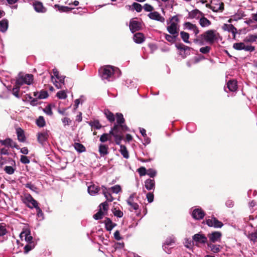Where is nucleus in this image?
<instances>
[{"label":"nucleus","instance_id":"nucleus-26","mask_svg":"<svg viewBox=\"0 0 257 257\" xmlns=\"http://www.w3.org/2000/svg\"><path fill=\"white\" fill-rule=\"evenodd\" d=\"M227 87L230 91H235L237 88V81L235 80H229L227 83Z\"/></svg>","mask_w":257,"mask_h":257},{"label":"nucleus","instance_id":"nucleus-17","mask_svg":"<svg viewBox=\"0 0 257 257\" xmlns=\"http://www.w3.org/2000/svg\"><path fill=\"white\" fill-rule=\"evenodd\" d=\"M176 47L178 50H179L181 51H184L185 56L184 57H185L186 55H190V52H189L190 50L191 49H193L192 48L188 47L187 46H186L182 43H179V44H176Z\"/></svg>","mask_w":257,"mask_h":257},{"label":"nucleus","instance_id":"nucleus-10","mask_svg":"<svg viewBox=\"0 0 257 257\" xmlns=\"http://www.w3.org/2000/svg\"><path fill=\"white\" fill-rule=\"evenodd\" d=\"M192 239L194 241L200 243H208L207 237L205 236L204 234L198 233L194 234L192 236Z\"/></svg>","mask_w":257,"mask_h":257},{"label":"nucleus","instance_id":"nucleus-20","mask_svg":"<svg viewBox=\"0 0 257 257\" xmlns=\"http://www.w3.org/2000/svg\"><path fill=\"white\" fill-rule=\"evenodd\" d=\"M7 163H9L12 166H16L15 161L14 160L10 157H4L2 156L0 158V165L1 167H2L3 165Z\"/></svg>","mask_w":257,"mask_h":257},{"label":"nucleus","instance_id":"nucleus-48","mask_svg":"<svg viewBox=\"0 0 257 257\" xmlns=\"http://www.w3.org/2000/svg\"><path fill=\"white\" fill-rule=\"evenodd\" d=\"M13 166H7L4 168V171L6 173L12 175L14 173L16 168L13 167Z\"/></svg>","mask_w":257,"mask_h":257},{"label":"nucleus","instance_id":"nucleus-31","mask_svg":"<svg viewBox=\"0 0 257 257\" xmlns=\"http://www.w3.org/2000/svg\"><path fill=\"white\" fill-rule=\"evenodd\" d=\"M199 23L202 27H207L211 24V22L206 18L204 17V15L202 16V17L199 20Z\"/></svg>","mask_w":257,"mask_h":257},{"label":"nucleus","instance_id":"nucleus-2","mask_svg":"<svg viewBox=\"0 0 257 257\" xmlns=\"http://www.w3.org/2000/svg\"><path fill=\"white\" fill-rule=\"evenodd\" d=\"M216 31L214 30H209L200 35V37L203 39V42L209 44H213L217 40Z\"/></svg>","mask_w":257,"mask_h":257},{"label":"nucleus","instance_id":"nucleus-9","mask_svg":"<svg viewBox=\"0 0 257 257\" xmlns=\"http://www.w3.org/2000/svg\"><path fill=\"white\" fill-rule=\"evenodd\" d=\"M0 143L2 145L5 146L7 148L19 149V146L10 138H7L4 140H0Z\"/></svg>","mask_w":257,"mask_h":257},{"label":"nucleus","instance_id":"nucleus-59","mask_svg":"<svg viewBox=\"0 0 257 257\" xmlns=\"http://www.w3.org/2000/svg\"><path fill=\"white\" fill-rule=\"evenodd\" d=\"M193 42L196 44H199L200 45H203L204 44L203 39L200 37V35L197 36V37L193 40Z\"/></svg>","mask_w":257,"mask_h":257},{"label":"nucleus","instance_id":"nucleus-52","mask_svg":"<svg viewBox=\"0 0 257 257\" xmlns=\"http://www.w3.org/2000/svg\"><path fill=\"white\" fill-rule=\"evenodd\" d=\"M104 215V212L102 211L101 208H100L99 211L93 215V218L95 220H99L102 218Z\"/></svg>","mask_w":257,"mask_h":257},{"label":"nucleus","instance_id":"nucleus-57","mask_svg":"<svg viewBox=\"0 0 257 257\" xmlns=\"http://www.w3.org/2000/svg\"><path fill=\"white\" fill-rule=\"evenodd\" d=\"M56 96L59 99H65L67 97V94L64 91H59L57 93Z\"/></svg>","mask_w":257,"mask_h":257},{"label":"nucleus","instance_id":"nucleus-53","mask_svg":"<svg viewBox=\"0 0 257 257\" xmlns=\"http://www.w3.org/2000/svg\"><path fill=\"white\" fill-rule=\"evenodd\" d=\"M140 176H143L147 175V170L144 167H141L137 170Z\"/></svg>","mask_w":257,"mask_h":257},{"label":"nucleus","instance_id":"nucleus-19","mask_svg":"<svg viewBox=\"0 0 257 257\" xmlns=\"http://www.w3.org/2000/svg\"><path fill=\"white\" fill-rule=\"evenodd\" d=\"M211 4H212V11L214 12H222L224 10V3L222 2L214 3L211 1Z\"/></svg>","mask_w":257,"mask_h":257},{"label":"nucleus","instance_id":"nucleus-58","mask_svg":"<svg viewBox=\"0 0 257 257\" xmlns=\"http://www.w3.org/2000/svg\"><path fill=\"white\" fill-rule=\"evenodd\" d=\"M257 39V36L251 35L244 39L245 42H254Z\"/></svg>","mask_w":257,"mask_h":257},{"label":"nucleus","instance_id":"nucleus-24","mask_svg":"<svg viewBox=\"0 0 257 257\" xmlns=\"http://www.w3.org/2000/svg\"><path fill=\"white\" fill-rule=\"evenodd\" d=\"M103 194L104 195L107 201L112 202L113 200V198L111 196L110 192L109 191L106 187L104 186L101 187Z\"/></svg>","mask_w":257,"mask_h":257},{"label":"nucleus","instance_id":"nucleus-40","mask_svg":"<svg viewBox=\"0 0 257 257\" xmlns=\"http://www.w3.org/2000/svg\"><path fill=\"white\" fill-rule=\"evenodd\" d=\"M116 122L117 123V124H123L125 122V119L123 117V116L121 113H116Z\"/></svg>","mask_w":257,"mask_h":257},{"label":"nucleus","instance_id":"nucleus-5","mask_svg":"<svg viewBox=\"0 0 257 257\" xmlns=\"http://www.w3.org/2000/svg\"><path fill=\"white\" fill-rule=\"evenodd\" d=\"M136 193L131 194L128 199L126 200L127 204L130 206L129 209L130 211H135L136 212H140L141 210L139 209V204L134 201V198Z\"/></svg>","mask_w":257,"mask_h":257},{"label":"nucleus","instance_id":"nucleus-56","mask_svg":"<svg viewBox=\"0 0 257 257\" xmlns=\"http://www.w3.org/2000/svg\"><path fill=\"white\" fill-rule=\"evenodd\" d=\"M7 233V230L5 225L3 223H0V236H4Z\"/></svg>","mask_w":257,"mask_h":257},{"label":"nucleus","instance_id":"nucleus-63","mask_svg":"<svg viewBox=\"0 0 257 257\" xmlns=\"http://www.w3.org/2000/svg\"><path fill=\"white\" fill-rule=\"evenodd\" d=\"M62 121L64 126L69 125L72 122L71 120L67 117H65L62 118Z\"/></svg>","mask_w":257,"mask_h":257},{"label":"nucleus","instance_id":"nucleus-44","mask_svg":"<svg viewBox=\"0 0 257 257\" xmlns=\"http://www.w3.org/2000/svg\"><path fill=\"white\" fill-rule=\"evenodd\" d=\"M20 87H21L20 86H19V85L18 86V85H16V83L15 85L14 86V87L12 90L13 94L15 96H16V97H17L18 98H20V95L19 94V91H20Z\"/></svg>","mask_w":257,"mask_h":257},{"label":"nucleus","instance_id":"nucleus-61","mask_svg":"<svg viewBox=\"0 0 257 257\" xmlns=\"http://www.w3.org/2000/svg\"><path fill=\"white\" fill-rule=\"evenodd\" d=\"M145 11L146 12H150L151 13L154 10L153 6L148 4H145L143 7Z\"/></svg>","mask_w":257,"mask_h":257},{"label":"nucleus","instance_id":"nucleus-11","mask_svg":"<svg viewBox=\"0 0 257 257\" xmlns=\"http://www.w3.org/2000/svg\"><path fill=\"white\" fill-rule=\"evenodd\" d=\"M205 212L201 208H196L192 211V217L196 220H200L204 218Z\"/></svg>","mask_w":257,"mask_h":257},{"label":"nucleus","instance_id":"nucleus-45","mask_svg":"<svg viewBox=\"0 0 257 257\" xmlns=\"http://www.w3.org/2000/svg\"><path fill=\"white\" fill-rule=\"evenodd\" d=\"M198 14L200 15L201 16L204 15V14L201 12L197 9H195L191 11L190 13H189V15L190 18H194L197 17Z\"/></svg>","mask_w":257,"mask_h":257},{"label":"nucleus","instance_id":"nucleus-35","mask_svg":"<svg viewBox=\"0 0 257 257\" xmlns=\"http://www.w3.org/2000/svg\"><path fill=\"white\" fill-rule=\"evenodd\" d=\"M73 146L75 149L79 153H82L86 151L85 147L80 143H75Z\"/></svg>","mask_w":257,"mask_h":257},{"label":"nucleus","instance_id":"nucleus-46","mask_svg":"<svg viewBox=\"0 0 257 257\" xmlns=\"http://www.w3.org/2000/svg\"><path fill=\"white\" fill-rule=\"evenodd\" d=\"M177 36H177L176 35H172L171 36L168 34H165V37L167 41L171 43H174L175 42Z\"/></svg>","mask_w":257,"mask_h":257},{"label":"nucleus","instance_id":"nucleus-62","mask_svg":"<svg viewBox=\"0 0 257 257\" xmlns=\"http://www.w3.org/2000/svg\"><path fill=\"white\" fill-rule=\"evenodd\" d=\"M25 187L31 189L33 191H36L37 189V187L35 185L32 184L31 182L26 184Z\"/></svg>","mask_w":257,"mask_h":257},{"label":"nucleus","instance_id":"nucleus-41","mask_svg":"<svg viewBox=\"0 0 257 257\" xmlns=\"http://www.w3.org/2000/svg\"><path fill=\"white\" fill-rule=\"evenodd\" d=\"M89 124L91 127H94L96 129H100L102 127L101 124L100 123L99 120H94V121H90L88 122Z\"/></svg>","mask_w":257,"mask_h":257},{"label":"nucleus","instance_id":"nucleus-50","mask_svg":"<svg viewBox=\"0 0 257 257\" xmlns=\"http://www.w3.org/2000/svg\"><path fill=\"white\" fill-rule=\"evenodd\" d=\"M245 44L243 42L235 43L233 45V48L236 50H243Z\"/></svg>","mask_w":257,"mask_h":257},{"label":"nucleus","instance_id":"nucleus-22","mask_svg":"<svg viewBox=\"0 0 257 257\" xmlns=\"http://www.w3.org/2000/svg\"><path fill=\"white\" fill-rule=\"evenodd\" d=\"M134 41L137 44H141L145 40L144 35L142 33H137L134 35Z\"/></svg>","mask_w":257,"mask_h":257},{"label":"nucleus","instance_id":"nucleus-12","mask_svg":"<svg viewBox=\"0 0 257 257\" xmlns=\"http://www.w3.org/2000/svg\"><path fill=\"white\" fill-rule=\"evenodd\" d=\"M48 132L47 131L39 133L37 134L38 142L41 145H43L44 143L48 140Z\"/></svg>","mask_w":257,"mask_h":257},{"label":"nucleus","instance_id":"nucleus-4","mask_svg":"<svg viewBox=\"0 0 257 257\" xmlns=\"http://www.w3.org/2000/svg\"><path fill=\"white\" fill-rule=\"evenodd\" d=\"M205 222L209 227H213L215 228H221L223 226V223L214 215H212L210 218L206 219Z\"/></svg>","mask_w":257,"mask_h":257},{"label":"nucleus","instance_id":"nucleus-21","mask_svg":"<svg viewBox=\"0 0 257 257\" xmlns=\"http://www.w3.org/2000/svg\"><path fill=\"white\" fill-rule=\"evenodd\" d=\"M108 146L106 145L100 144L99 146L98 151L101 157H104L108 154Z\"/></svg>","mask_w":257,"mask_h":257},{"label":"nucleus","instance_id":"nucleus-38","mask_svg":"<svg viewBox=\"0 0 257 257\" xmlns=\"http://www.w3.org/2000/svg\"><path fill=\"white\" fill-rule=\"evenodd\" d=\"M180 36L182 40L186 43L190 44V42L189 41L190 37L189 34L184 31H181L180 32Z\"/></svg>","mask_w":257,"mask_h":257},{"label":"nucleus","instance_id":"nucleus-36","mask_svg":"<svg viewBox=\"0 0 257 257\" xmlns=\"http://www.w3.org/2000/svg\"><path fill=\"white\" fill-rule=\"evenodd\" d=\"M55 7L57 8L58 10L61 12H69L72 10H74V8H70L66 6H61L58 4L55 5Z\"/></svg>","mask_w":257,"mask_h":257},{"label":"nucleus","instance_id":"nucleus-30","mask_svg":"<svg viewBox=\"0 0 257 257\" xmlns=\"http://www.w3.org/2000/svg\"><path fill=\"white\" fill-rule=\"evenodd\" d=\"M48 93L46 90H41L40 92H36L34 93V96L38 99H45L48 97Z\"/></svg>","mask_w":257,"mask_h":257},{"label":"nucleus","instance_id":"nucleus-15","mask_svg":"<svg viewBox=\"0 0 257 257\" xmlns=\"http://www.w3.org/2000/svg\"><path fill=\"white\" fill-rule=\"evenodd\" d=\"M167 31L171 35H178V29L177 28V24L175 22H172L169 26L167 27Z\"/></svg>","mask_w":257,"mask_h":257},{"label":"nucleus","instance_id":"nucleus-7","mask_svg":"<svg viewBox=\"0 0 257 257\" xmlns=\"http://www.w3.org/2000/svg\"><path fill=\"white\" fill-rule=\"evenodd\" d=\"M23 202L30 208L36 207L38 205V202L30 194H27L25 196Z\"/></svg>","mask_w":257,"mask_h":257},{"label":"nucleus","instance_id":"nucleus-39","mask_svg":"<svg viewBox=\"0 0 257 257\" xmlns=\"http://www.w3.org/2000/svg\"><path fill=\"white\" fill-rule=\"evenodd\" d=\"M104 223L105 224V228L107 231H110L112 229V226H111L112 221L109 218H105Z\"/></svg>","mask_w":257,"mask_h":257},{"label":"nucleus","instance_id":"nucleus-25","mask_svg":"<svg viewBox=\"0 0 257 257\" xmlns=\"http://www.w3.org/2000/svg\"><path fill=\"white\" fill-rule=\"evenodd\" d=\"M145 186L148 190L154 189L155 181L154 179H148L145 181Z\"/></svg>","mask_w":257,"mask_h":257},{"label":"nucleus","instance_id":"nucleus-32","mask_svg":"<svg viewBox=\"0 0 257 257\" xmlns=\"http://www.w3.org/2000/svg\"><path fill=\"white\" fill-rule=\"evenodd\" d=\"M104 114H105L108 120H109L110 122H112L115 120V117L113 113L108 109H105L104 110Z\"/></svg>","mask_w":257,"mask_h":257},{"label":"nucleus","instance_id":"nucleus-33","mask_svg":"<svg viewBox=\"0 0 257 257\" xmlns=\"http://www.w3.org/2000/svg\"><path fill=\"white\" fill-rule=\"evenodd\" d=\"M100 190V188L95 185L94 184L91 185L88 187V191L91 195H95Z\"/></svg>","mask_w":257,"mask_h":257},{"label":"nucleus","instance_id":"nucleus-28","mask_svg":"<svg viewBox=\"0 0 257 257\" xmlns=\"http://www.w3.org/2000/svg\"><path fill=\"white\" fill-rule=\"evenodd\" d=\"M17 134L18 140L21 142H24L26 141L24 131L23 129L19 127L17 129Z\"/></svg>","mask_w":257,"mask_h":257},{"label":"nucleus","instance_id":"nucleus-1","mask_svg":"<svg viewBox=\"0 0 257 257\" xmlns=\"http://www.w3.org/2000/svg\"><path fill=\"white\" fill-rule=\"evenodd\" d=\"M115 67L110 65H105L100 68L99 74L102 79L108 81L114 75Z\"/></svg>","mask_w":257,"mask_h":257},{"label":"nucleus","instance_id":"nucleus-42","mask_svg":"<svg viewBox=\"0 0 257 257\" xmlns=\"http://www.w3.org/2000/svg\"><path fill=\"white\" fill-rule=\"evenodd\" d=\"M37 125L40 127H43L46 125V122L44 118L42 116H40L36 120Z\"/></svg>","mask_w":257,"mask_h":257},{"label":"nucleus","instance_id":"nucleus-34","mask_svg":"<svg viewBox=\"0 0 257 257\" xmlns=\"http://www.w3.org/2000/svg\"><path fill=\"white\" fill-rule=\"evenodd\" d=\"M222 28L225 31H227L231 33H234L235 31H237V29L232 24H224L222 27Z\"/></svg>","mask_w":257,"mask_h":257},{"label":"nucleus","instance_id":"nucleus-23","mask_svg":"<svg viewBox=\"0 0 257 257\" xmlns=\"http://www.w3.org/2000/svg\"><path fill=\"white\" fill-rule=\"evenodd\" d=\"M207 244L210 250L215 253H218L222 248V246L219 244H215L212 242H208Z\"/></svg>","mask_w":257,"mask_h":257},{"label":"nucleus","instance_id":"nucleus-6","mask_svg":"<svg viewBox=\"0 0 257 257\" xmlns=\"http://www.w3.org/2000/svg\"><path fill=\"white\" fill-rule=\"evenodd\" d=\"M222 234L220 231H214L207 234V238L209 239L208 242L215 243L220 242Z\"/></svg>","mask_w":257,"mask_h":257},{"label":"nucleus","instance_id":"nucleus-29","mask_svg":"<svg viewBox=\"0 0 257 257\" xmlns=\"http://www.w3.org/2000/svg\"><path fill=\"white\" fill-rule=\"evenodd\" d=\"M8 26L9 22L7 19H4L0 21V31L5 32L8 28Z\"/></svg>","mask_w":257,"mask_h":257},{"label":"nucleus","instance_id":"nucleus-14","mask_svg":"<svg viewBox=\"0 0 257 257\" xmlns=\"http://www.w3.org/2000/svg\"><path fill=\"white\" fill-rule=\"evenodd\" d=\"M34 10L38 13H44L46 12L47 9L44 7L42 3L39 1H34L33 4Z\"/></svg>","mask_w":257,"mask_h":257},{"label":"nucleus","instance_id":"nucleus-18","mask_svg":"<svg viewBox=\"0 0 257 257\" xmlns=\"http://www.w3.org/2000/svg\"><path fill=\"white\" fill-rule=\"evenodd\" d=\"M20 237L21 238L25 237V240L28 243H30V242H34L33 241V237L31 235L30 231L28 229H26L22 231L20 234Z\"/></svg>","mask_w":257,"mask_h":257},{"label":"nucleus","instance_id":"nucleus-13","mask_svg":"<svg viewBox=\"0 0 257 257\" xmlns=\"http://www.w3.org/2000/svg\"><path fill=\"white\" fill-rule=\"evenodd\" d=\"M129 27L131 32L135 33L142 29V24L138 21H132L130 23Z\"/></svg>","mask_w":257,"mask_h":257},{"label":"nucleus","instance_id":"nucleus-47","mask_svg":"<svg viewBox=\"0 0 257 257\" xmlns=\"http://www.w3.org/2000/svg\"><path fill=\"white\" fill-rule=\"evenodd\" d=\"M99 140L101 143H105L107 141H111V138L109 137V135L107 133H104L100 136Z\"/></svg>","mask_w":257,"mask_h":257},{"label":"nucleus","instance_id":"nucleus-3","mask_svg":"<svg viewBox=\"0 0 257 257\" xmlns=\"http://www.w3.org/2000/svg\"><path fill=\"white\" fill-rule=\"evenodd\" d=\"M33 81V75L32 74H26L25 76L19 74L16 79V85L21 86L24 84H31Z\"/></svg>","mask_w":257,"mask_h":257},{"label":"nucleus","instance_id":"nucleus-27","mask_svg":"<svg viewBox=\"0 0 257 257\" xmlns=\"http://www.w3.org/2000/svg\"><path fill=\"white\" fill-rule=\"evenodd\" d=\"M114 125H117L118 126L116 131L118 134H120L122 136L123 133L130 131L128 127L126 124H114Z\"/></svg>","mask_w":257,"mask_h":257},{"label":"nucleus","instance_id":"nucleus-8","mask_svg":"<svg viewBox=\"0 0 257 257\" xmlns=\"http://www.w3.org/2000/svg\"><path fill=\"white\" fill-rule=\"evenodd\" d=\"M118 126L117 125H114L109 131V133L108 134L109 135V137L112 138V136H113L114 138V141L116 145H120L121 143V140L123 139V136L118 134L116 130Z\"/></svg>","mask_w":257,"mask_h":257},{"label":"nucleus","instance_id":"nucleus-60","mask_svg":"<svg viewBox=\"0 0 257 257\" xmlns=\"http://www.w3.org/2000/svg\"><path fill=\"white\" fill-rule=\"evenodd\" d=\"M20 161L23 164H29L30 162L28 157L24 155H22L21 156Z\"/></svg>","mask_w":257,"mask_h":257},{"label":"nucleus","instance_id":"nucleus-54","mask_svg":"<svg viewBox=\"0 0 257 257\" xmlns=\"http://www.w3.org/2000/svg\"><path fill=\"white\" fill-rule=\"evenodd\" d=\"M157 174V172L155 170L150 168L148 170H147V175L149 176L151 178H154L155 176H156Z\"/></svg>","mask_w":257,"mask_h":257},{"label":"nucleus","instance_id":"nucleus-49","mask_svg":"<svg viewBox=\"0 0 257 257\" xmlns=\"http://www.w3.org/2000/svg\"><path fill=\"white\" fill-rule=\"evenodd\" d=\"M132 7H133L132 10H135L137 12H141L143 9V7L142 5L137 3H134Z\"/></svg>","mask_w":257,"mask_h":257},{"label":"nucleus","instance_id":"nucleus-55","mask_svg":"<svg viewBox=\"0 0 257 257\" xmlns=\"http://www.w3.org/2000/svg\"><path fill=\"white\" fill-rule=\"evenodd\" d=\"M211 49V48L210 46H207L204 47H201L200 48L199 51L201 53L206 54L209 53Z\"/></svg>","mask_w":257,"mask_h":257},{"label":"nucleus","instance_id":"nucleus-37","mask_svg":"<svg viewBox=\"0 0 257 257\" xmlns=\"http://www.w3.org/2000/svg\"><path fill=\"white\" fill-rule=\"evenodd\" d=\"M120 145V152L124 158L127 159L129 158L128 152L127 150L126 147L122 145Z\"/></svg>","mask_w":257,"mask_h":257},{"label":"nucleus","instance_id":"nucleus-51","mask_svg":"<svg viewBox=\"0 0 257 257\" xmlns=\"http://www.w3.org/2000/svg\"><path fill=\"white\" fill-rule=\"evenodd\" d=\"M109 191H111L112 193H118L121 191V187L118 185H116L113 187L107 188Z\"/></svg>","mask_w":257,"mask_h":257},{"label":"nucleus","instance_id":"nucleus-43","mask_svg":"<svg viewBox=\"0 0 257 257\" xmlns=\"http://www.w3.org/2000/svg\"><path fill=\"white\" fill-rule=\"evenodd\" d=\"M35 246V243L34 242H30V243H27V245H25L24 247V253H27L30 250H31L32 249H33Z\"/></svg>","mask_w":257,"mask_h":257},{"label":"nucleus","instance_id":"nucleus-16","mask_svg":"<svg viewBox=\"0 0 257 257\" xmlns=\"http://www.w3.org/2000/svg\"><path fill=\"white\" fill-rule=\"evenodd\" d=\"M148 17L152 20H156L161 22H165V18L161 16L157 12H151L148 14Z\"/></svg>","mask_w":257,"mask_h":257},{"label":"nucleus","instance_id":"nucleus-64","mask_svg":"<svg viewBox=\"0 0 257 257\" xmlns=\"http://www.w3.org/2000/svg\"><path fill=\"white\" fill-rule=\"evenodd\" d=\"M194 245L193 241H192L189 239H187L185 241V246L189 249H191L193 247Z\"/></svg>","mask_w":257,"mask_h":257}]
</instances>
